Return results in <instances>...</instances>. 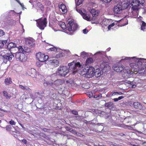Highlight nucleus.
Wrapping results in <instances>:
<instances>
[{"instance_id":"e433bc0d","label":"nucleus","mask_w":146,"mask_h":146,"mask_svg":"<svg viewBox=\"0 0 146 146\" xmlns=\"http://www.w3.org/2000/svg\"><path fill=\"white\" fill-rule=\"evenodd\" d=\"M60 27L64 29L65 30V29H67V25H66L65 23L64 22H62V23L60 25Z\"/></svg>"},{"instance_id":"13d9d810","label":"nucleus","mask_w":146,"mask_h":146,"mask_svg":"<svg viewBox=\"0 0 146 146\" xmlns=\"http://www.w3.org/2000/svg\"><path fill=\"white\" fill-rule=\"evenodd\" d=\"M83 31V33L84 34H87L88 32V31L86 29H84Z\"/></svg>"},{"instance_id":"a211bd4d","label":"nucleus","mask_w":146,"mask_h":146,"mask_svg":"<svg viewBox=\"0 0 146 146\" xmlns=\"http://www.w3.org/2000/svg\"><path fill=\"white\" fill-rule=\"evenodd\" d=\"M134 107L135 109L140 110L143 109V106L140 102H135L133 103Z\"/></svg>"},{"instance_id":"393cba45","label":"nucleus","mask_w":146,"mask_h":146,"mask_svg":"<svg viewBox=\"0 0 146 146\" xmlns=\"http://www.w3.org/2000/svg\"><path fill=\"white\" fill-rule=\"evenodd\" d=\"M92 16L97 17L99 15L98 12L95 9H92L90 11Z\"/></svg>"},{"instance_id":"4468645a","label":"nucleus","mask_w":146,"mask_h":146,"mask_svg":"<svg viewBox=\"0 0 146 146\" xmlns=\"http://www.w3.org/2000/svg\"><path fill=\"white\" fill-rule=\"evenodd\" d=\"M104 105L105 107H107L109 109H112L113 110H115L116 109L115 106L112 102H106Z\"/></svg>"},{"instance_id":"3c124183","label":"nucleus","mask_w":146,"mask_h":146,"mask_svg":"<svg viewBox=\"0 0 146 146\" xmlns=\"http://www.w3.org/2000/svg\"><path fill=\"white\" fill-rule=\"evenodd\" d=\"M75 118L78 121H81L82 120L80 116H76Z\"/></svg>"},{"instance_id":"6e6552de","label":"nucleus","mask_w":146,"mask_h":146,"mask_svg":"<svg viewBox=\"0 0 146 146\" xmlns=\"http://www.w3.org/2000/svg\"><path fill=\"white\" fill-rule=\"evenodd\" d=\"M36 58L40 62H44L48 58V55H44V54L38 52L36 55Z\"/></svg>"},{"instance_id":"1a4fd4ad","label":"nucleus","mask_w":146,"mask_h":146,"mask_svg":"<svg viewBox=\"0 0 146 146\" xmlns=\"http://www.w3.org/2000/svg\"><path fill=\"white\" fill-rule=\"evenodd\" d=\"M16 49L18 50L19 52L23 53H29L31 51L30 48L27 47V46H19V47H16Z\"/></svg>"},{"instance_id":"6ab92c4d","label":"nucleus","mask_w":146,"mask_h":146,"mask_svg":"<svg viewBox=\"0 0 146 146\" xmlns=\"http://www.w3.org/2000/svg\"><path fill=\"white\" fill-rule=\"evenodd\" d=\"M7 47L10 50V51H13L16 49V45L13 42H11L8 44L7 46Z\"/></svg>"},{"instance_id":"39448f33","label":"nucleus","mask_w":146,"mask_h":146,"mask_svg":"<svg viewBox=\"0 0 146 146\" xmlns=\"http://www.w3.org/2000/svg\"><path fill=\"white\" fill-rule=\"evenodd\" d=\"M37 26L40 29L43 30L46 27L47 24V19L45 18L43 19H40L36 21Z\"/></svg>"},{"instance_id":"774afa93","label":"nucleus","mask_w":146,"mask_h":146,"mask_svg":"<svg viewBox=\"0 0 146 146\" xmlns=\"http://www.w3.org/2000/svg\"><path fill=\"white\" fill-rule=\"evenodd\" d=\"M19 4L21 5V6L22 7H23L24 6V5L23 4V3H20V4Z\"/></svg>"},{"instance_id":"cd10ccee","label":"nucleus","mask_w":146,"mask_h":146,"mask_svg":"<svg viewBox=\"0 0 146 146\" xmlns=\"http://www.w3.org/2000/svg\"><path fill=\"white\" fill-rule=\"evenodd\" d=\"M60 8L62 12L64 13H66L67 11L65 5L64 4H62L60 5L59 7Z\"/></svg>"},{"instance_id":"a19ab883","label":"nucleus","mask_w":146,"mask_h":146,"mask_svg":"<svg viewBox=\"0 0 146 146\" xmlns=\"http://www.w3.org/2000/svg\"><path fill=\"white\" fill-rule=\"evenodd\" d=\"M86 94L90 98H92L93 96V94L91 92H88L86 93Z\"/></svg>"},{"instance_id":"58836bf2","label":"nucleus","mask_w":146,"mask_h":146,"mask_svg":"<svg viewBox=\"0 0 146 146\" xmlns=\"http://www.w3.org/2000/svg\"><path fill=\"white\" fill-rule=\"evenodd\" d=\"M75 0L76 1V6H78L82 4L83 1V0H78L77 2H76V0Z\"/></svg>"},{"instance_id":"2f4dec72","label":"nucleus","mask_w":146,"mask_h":146,"mask_svg":"<svg viewBox=\"0 0 146 146\" xmlns=\"http://www.w3.org/2000/svg\"><path fill=\"white\" fill-rule=\"evenodd\" d=\"M97 17L93 16L92 18V23H97L98 22V20L97 19Z\"/></svg>"},{"instance_id":"7c9ffc66","label":"nucleus","mask_w":146,"mask_h":146,"mask_svg":"<svg viewBox=\"0 0 146 146\" xmlns=\"http://www.w3.org/2000/svg\"><path fill=\"white\" fill-rule=\"evenodd\" d=\"M31 71L33 72V73H29L30 74H31L30 76H31L33 78L35 77L36 76V73L35 70L34 69H31Z\"/></svg>"},{"instance_id":"bf43d9fd","label":"nucleus","mask_w":146,"mask_h":146,"mask_svg":"<svg viewBox=\"0 0 146 146\" xmlns=\"http://www.w3.org/2000/svg\"><path fill=\"white\" fill-rule=\"evenodd\" d=\"M42 129V130L44 132H47V131L49 130V129H47L45 128H43Z\"/></svg>"},{"instance_id":"2eb2a0df","label":"nucleus","mask_w":146,"mask_h":146,"mask_svg":"<svg viewBox=\"0 0 146 146\" xmlns=\"http://www.w3.org/2000/svg\"><path fill=\"white\" fill-rule=\"evenodd\" d=\"M25 44L29 46L33 47L35 44L34 39L32 38H27L25 40Z\"/></svg>"},{"instance_id":"c756f323","label":"nucleus","mask_w":146,"mask_h":146,"mask_svg":"<svg viewBox=\"0 0 146 146\" xmlns=\"http://www.w3.org/2000/svg\"><path fill=\"white\" fill-rule=\"evenodd\" d=\"M123 71L124 72V75H125V76H128V75H130L131 74V72H130V70L129 69L126 70L123 68Z\"/></svg>"},{"instance_id":"4be33fe9","label":"nucleus","mask_w":146,"mask_h":146,"mask_svg":"<svg viewBox=\"0 0 146 146\" xmlns=\"http://www.w3.org/2000/svg\"><path fill=\"white\" fill-rule=\"evenodd\" d=\"M49 62L50 64L54 67H56L59 65V62L57 60H50Z\"/></svg>"},{"instance_id":"a878e982","label":"nucleus","mask_w":146,"mask_h":146,"mask_svg":"<svg viewBox=\"0 0 146 146\" xmlns=\"http://www.w3.org/2000/svg\"><path fill=\"white\" fill-rule=\"evenodd\" d=\"M53 82L51 81H45L43 83L44 86L46 87H49L52 86H53Z\"/></svg>"},{"instance_id":"09e8293b","label":"nucleus","mask_w":146,"mask_h":146,"mask_svg":"<svg viewBox=\"0 0 146 146\" xmlns=\"http://www.w3.org/2000/svg\"><path fill=\"white\" fill-rule=\"evenodd\" d=\"M122 94H123V93H122L121 92L118 93L117 92H115L113 93L112 94V95L114 96V95H116L117 94H118V95H122Z\"/></svg>"},{"instance_id":"c9c22d12","label":"nucleus","mask_w":146,"mask_h":146,"mask_svg":"<svg viewBox=\"0 0 146 146\" xmlns=\"http://www.w3.org/2000/svg\"><path fill=\"white\" fill-rule=\"evenodd\" d=\"M93 59L92 58H89L87 59L86 61V63L88 64H91L93 62Z\"/></svg>"},{"instance_id":"680f3d73","label":"nucleus","mask_w":146,"mask_h":146,"mask_svg":"<svg viewBox=\"0 0 146 146\" xmlns=\"http://www.w3.org/2000/svg\"><path fill=\"white\" fill-rule=\"evenodd\" d=\"M22 141L25 144H26L27 143V141L25 139H23L22 140Z\"/></svg>"},{"instance_id":"37998d69","label":"nucleus","mask_w":146,"mask_h":146,"mask_svg":"<svg viewBox=\"0 0 146 146\" xmlns=\"http://www.w3.org/2000/svg\"><path fill=\"white\" fill-rule=\"evenodd\" d=\"M35 5H36V6H38L39 8H40L42 6L41 3L40 2H39L38 1V2L36 3V4Z\"/></svg>"},{"instance_id":"20e7f679","label":"nucleus","mask_w":146,"mask_h":146,"mask_svg":"<svg viewBox=\"0 0 146 146\" xmlns=\"http://www.w3.org/2000/svg\"><path fill=\"white\" fill-rule=\"evenodd\" d=\"M135 63H131L130 65L132 68H138L142 67L143 62H145L146 59L140 58L137 59L135 60Z\"/></svg>"},{"instance_id":"ddd939ff","label":"nucleus","mask_w":146,"mask_h":146,"mask_svg":"<svg viewBox=\"0 0 146 146\" xmlns=\"http://www.w3.org/2000/svg\"><path fill=\"white\" fill-rule=\"evenodd\" d=\"M76 10L81 15L84 19L88 21L90 20L91 19L89 15L83 13L82 11L80 9H76Z\"/></svg>"},{"instance_id":"423d86ee","label":"nucleus","mask_w":146,"mask_h":146,"mask_svg":"<svg viewBox=\"0 0 146 146\" xmlns=\"http://www.w3.org/2000/svg\"><path fill=\"white\" fill-rule=\"evenodd\" d=\"M67 25V30L69 31H72L73 32L75 31L78 27V25L77 24L71 20L68 21Z\"/></svg>"},{"instance_id":"72a5a7b5","label":"nucleus","mask_w":146,"mask_h":146,"mask_svg":"<svg viewBox=\"0 0 146 146\" xmlns=\"http://www.w3.org/2000/svg\"><path fill=\"white\" fill-rule=\"evenodd\" d=\"M135 57H125L124 58H123L122 59H121V60H120V62H121L123 60H129L131 59H134V60H135Z\"/></svg>"},{"instance_id":"5fc2aeb1","label":"nucleus","mask_w":146,"mask_h":146,"mask_svg":"<svg viewBox=\"0 0 146 146\" xmlns=\"http://www.w3.org/2000/svg\"><path fill=\"white\" fill-rule=\"evenodd\" d=\"M101 1H103L106 3H110L111 0H100Z\"/></svg>"},{"instance_id":"69168bd1","label":"nucleus","mask_w":146,"mask_h":146,"mask_svg":"<svg viewBox=\"0 0 146 146\" xmlns=\"http://www.w3.org/2000/svg\"><path fill=\"white\" fill-rule=\"evenodd\" d=\"M113 100L115 102H117L119 100L118 98H115L113 99Z\"/></svg>"},{"instance_id":"4c0bfd02","label":"nucleus","mask_w":146,"mask_h":146,"mask_svg":"<svg viewBox=\"0 0 146 146\" xmlns=\"http://www.w3.org/2000/svg\"><path fill=\"white\" fill-rule=\"evenodd\" d=\"M38 0H30L29 2L33 6L36 4V3L38 2Z\"/></svg>"},{"instance_id":"473e14b6","label":"nucleus","mask_w":146,"mask_h":146,"mask_svg":"<svg viewBox=\"0 0 146 146\" xmlns=\"http://www.w3.org/2000/svg\"><path fill=\"white\" fill-rule=\"evenodd\" d=\"M19 86L20 88L22 89L23 90H30L29 88L27 86H23L22 85H19Z\"/></svg>"},{"instance_id":"f8f14e48","label":"nucleus","mask_w":146,"mask_h":146,"mask_svg":"<svg viewBox=\"0 0 146 146\" xmlns=\"http://www.w3.org/2000/svg\"><path fill=\"white\" fill-rule=\"evenodd\" d=\"M14 57V55L11 52L7 53L3 59V62L6 64L8 61L11 60Z\"/></svg>"},{"instance_id":"8fccbe9b","label":"nucleus","mask_w":146,"mask_h":146,"mask_svg":"<svg viewBox=\"0 0 146 146\" xmlns=\"http://www.w3.org/2000/svg\"><path fill=\"white\" fill-rule=\"evenodd\" d=\"M9 123L11 125H15V122L12 120H11L9 122Z\"/></svg>"},{"instance_id":"ea45409f","label":"nucleus","mask_w":146,"mask_h":146,"mask_svg":"<svg viewBox=\"0 0 146 146\" xmlns=\"http://www.w3.org/2000/svg\"><path fill=\"white\" fill-rule=\"evenodd\" d=\"M105 54V53L104 52L101 51H99L98 52L96 53H95V55H97V54H99L100 56H102L103 55H104Z\"/></svg>"},{"instance_id":"c03bdc74","label":"nucleus","mask_w":146,"mask_h":146,"mask_svg":"<svg viewBox=\"0 0 146 146\" xmlns=\"http://www.w3.org/2000/svg\"><path fill=\"white\" fill-rule=\"evenodd\" d=\"M137 1L138 3V4H140L142 5L144 3V0H137Z\"/></svg>"},{"instance_id":"0eeeda50","label":"nucleus","mask_w":146,"mask_h":146,"mask_svg":"<svg viewBox=\"0 0 146 146\" xmlns=\"http://www.w3.org/2000/svg\"><path fill=\"white\" fill-rule=\"evenodd\" d=\"M15 58L17 60L21 62H25L27 59V57L23 53L17 52L15 53Z\"/></svg>"},{"instance_id":"5701e85b","label":"nucleus","mask_w":146,"mask_h":146,"mask_svg":"<svg viewBox=\"0 0 146 146\" xmlns=\"http://www.w3.org/2000/svg\"><path fill=\"white\" fill-rule=\"evenodd\" d=\"M138 11H133L129 13V15L132 17L136 18L138 15Z\"/></svg>"},{"instance_id":"49530a36","label":"nucleus","mask_w":146,"mask_h":146,"mask_svg":"<svg viewBox=\"0 0 146 146\" xmlns=\"http://www.w3.org/2000/svg\"><path fill=\"white\" fill-rule=\"evenodd\" d=\"M3 94L4 96L6 97V98H9V97L7 95V93L5 91H4L3 92Z\"/></svg>"},{"instance_id":"79ce46f5","label":"nucleus","mask_w":146,"mask_h":146,"mask_svg":"<svg viewBox=\"0 0 146 146\" xmlns=\"http://www.w3.org/2000/svg\"><path fill=\"white\" fill-rule=\"evenodd\" d=\"M87 55V54L85 52H82L80 54V56H82L83 58H84Z\"/></svg>"},{"instance_id":"052dcab7","label":"nucleus","mask_w":146,"mask_h":146,"mask_svg":"<svg viewBox=\"0 0 146 146\" xmlns=\"http://www.w3.org/2000/svg\"><path fill=\"white\" fill-rule=\"evenodd\" d=\"M123 98H124V96H121L119 97L118 98V99L119 100H121V99Z\"/></svg>"},{"instance_id":"4d7b16f0","label":"nucleus","mask_w":146,"mask_h":146,"mask_svg":"<svg viewBox=\"0 0 146 146\" xmlns=\"http://www.w3.org/2000/svg\"><path fill=\"white\" fill-rule=\"evenodd\" d=\"M3 46V43L1 40H0V48L2 47Z\"/></svg>"},{"instance_id":"b1692460","label":"nucleus","mask_w":146,"mask_h":146,"mask_svg":"<svg viewBox=\"0 0 146 146\" xmlns=\"http://www.w3.org/2000/svg\"><path fill=\"white\" fill-rule=\"evenodd\" d=\"M12 82V79L10 77L6 78L5 79L4 83L6 85L9 86L11 84Z\"/></svg>"},{"instance_id":"de8ad7c7","label":"nucleus","mask_w":146,"mask_h":146,"mask_svg":"<svg viewBox=\"0 0 146 146\" xmlns=\"http://www.w3.org/2000/svg\"><path fill=\"white\" fill-rule=\"evenodd\" d=\"M5 128L7 131H9L11 130V127L10 125H8Z\"/></svg>"},{"instance_id":"864d4df0","label":"nucleus","mask_w":146,"mask_h":146,"mask_svg":"<svg viewBox=\"0 0 146 146\" xmlns=\"http://www.w3.org/2000/svg\"><path fill=\"white\" fill-rule=\"evenodd\" d=\"M4 35V33L3 31L0 30V36H2Z\"/></svg>"},{"instance_id":"f704fd0d","label":"nucleus","mask_w":146,"mask_h":146,"mask_svg":"<svg viewBox=\"0 0 146 146\" xmlns=\"http://www.w3.org/2000/svg\"><path fill=\"white\" fill-rule=\"evenodd\" d=\"M139 5V4H137L136 5L133 6L132 8L133 10V11H138L139 8L138 6Z\"/></svg>"},{"instance_id":"f03ea898","label":"nucleus","mask_w":146,"mask_h":146,"mask_svg":"<svg viewBox=\"0 0 146 146\" xmlns=\"http://www.w3.org/2000/svg\"><path fill=\"white\" fill-rule=\"evenodd\" d=\"M69 64H68V66H69V69L67 67L65 66H62L59 67L58 68V73L59 76L62 77L65 76L69 72H71L70 73L73 74V72L74 70H70V66L69 65Z\"/></svg>"},{"instance_id":"dca6fc26","label":"nucleus","mask_w":146,"mask_h":146,"mask_svg":"<svg viewBox=\"0 0 146 146\" xmlns=\"http://www.w3.org/2000/svg\"><path fill=\"white\" fill-rule=\"evenodd\" d=\"M113 69L117 72H122V73L124 66H120L117 64H115L113 67Z\"/></svg>"},{"instance_id":"f257e3e1","label":"nucleus","mask_w":146,"mask_h":146,"mask_svg":"<svg viewBox=\"0 0 146 146\" xmlns=\"http://www.w3.org/2000/svg\"><path fill=\"white\" fill-rule=\"evenodd\" d=\"M69 65L70 66V70H74L73 72V74L74 75L78 72L81 75H87V67L86 68H83L79 62H78L76 63L74 62H71L70 63Z\"/></svg>"},{"instance_id":"c85d7f7f","label":"nucleus","mask_w":146,"mask_h":146,"mask_svg":"<svg viewBox=\"0 0 146 146\" xmlns=\"http://www.w3.org/2000/svg\"><path fill=\"white\" fill-rule=\"evenodd\" d=\"M141 29L143 31H146V23L143 21H141Z\"/></svg>"},{"instance_id":"7ed1b4c3","label":"nucleus","mask_w":146,"mask_h":146,"mask_svg":"<svg viewBox=\"0 0 146 146\" xmlns=\"http://www.w3.org/2000/svg\"><path fill=\"white\" fill-rule=\"evenodd\" d=\"M124 4V3L120 2L114 6L113 10L115 15L121 13L123 10L126 8V7H125L123 6Z\"/></svg>"},{"instance_id":"bb28decb","label":"nucleus","mask_w":146,"mask_h":146,"mask_svg":"<svg viewBox=\"0 0 146 146\" xmlns=\"http://www.w3.org/2000/svg\"><path fill=\"white\" fill-rule=\"evenodd\" d=\"M7 53V50H1L0 51V55L3 57V59Z\"/></svg>"},{"instance_id":"9b49d317","label":"nucleus","mask_w":146,"mask_h":146,"mask_svg":"<svg viewBox=\"0 0 146 146\" xmlns=\"http://www.w3.org/2000/svg\"><path fill=\"white\" fill-rule=\"evenodd\" d=\"M113 21L111 19H105L103 20V23H104L105 25H106H106H108V30H110L111 27L115 25V23H112Z\"/></svg>"},{"instance_id":"e2e57ef3","label":"nucleus","mask_w":146,"mask_h":146,"mask_svg":"<svg viewBox=\"0 0 146 146\" xmlns=\"http://www.w3.org/2000/svg\"><path fill=\"white\" fill-rule=\"evenodd\" d=\"M127 82L129 84H131V83L133 81H130L129 80H127Z\"/></svg>"},{"instance_id":"338daca9","label":"nucleus","mask_w":146,"mask_h":146,"mask_svg":"<svg viewBox=\"0 0 146 146\" xmlns=\"http://www.w3.org/2000/svg\"><path fill=\"white\" fill-rule=\"evenodd\" d=\"M42 137H43L44 138H46V137H47L46 136L45 134H44V135H42Z\"/></svg>"},{"instance_id":"412c9836","label":"nucleus","mask_w":146,"mask_h":146,"mask_svg":"<svg viewBox=\"0 0 146 146\" xmlns=\"http://www.w3.org/2000/svg\"><path fill=\"white\" fill-rule=\"evenodd\" d=\"M93 76H95L96 77L100 76L101 75L100 69L98 68L94 70Z\"/></svg>"},{"instance_id":"9d476101","label":"nucleus","mask_w":146,"mask_h":146,"mask_svg":"<svg viewBox=\"0 0 146 146\" xmlns=\"http://www.w3.org/2000/svg\"><path fill=\"white\" fill-rule=\"evenodd\" d=\"M100 67L103 72H106L110 69L108 63L106 62H102L100 64Z\"/></svg>"},{"instance_id":"603ef678","label":"nucleus","mask_w":146,"mask_h":146,"mask_svg":"<svg viewBox=\"0 0 146 146\" xmlns=\"http://www.w3.org/2000/svg\"><path fill=\"white\" fill-rule=\"evenodd\" d=\"M66 129L68 131H72V128L68 127H66Z\"/></svg>"},{"instance_id":"6e6d98bb","label":"nucleus","mask_w":146,"mask_h":146,"mask_svg":"<svg viewBox=\"0 0 146 146\" xmlns=\"http://www.w3.org/2000/svg\"><path fill=\"white\" fill-rule=\"evenodd\" d=\"M51 50L52 51H57V49L55 47L52 48H50Z\"/></svg>"},{"instance_id":"aec40b11","label":"nucleus","mask_w":146,"mask_h":146,"mask_svg":"<svg viewBox=\"0 0 146 146\" xmlns=\"http://www.w3.org/2000/svg\"><path fill=\"white\" fill-rule=\"evenodd\" d=\"M53 86L54 87H57L62 85L63 83V81L61 79H57L53 82Z\"/></svg>"},{"instance_id":"f3484780","label":"nucleus","mask_w":146,"mask_h":146,"mask_svg":"<svg viewBox=\"0 0 146 146\" xmlns=\"http://www.w3.org/2000/svg\"><path fill=\"white\" fill-rule=\"evenodd\" d=\"M87 77L90 78V77L93 76V74L94 73V68L92 67H87Z\"/></svg>"},{"instance_id":"0e129e2a","label":"nucleus","mask_w":146,"mask_h":146,"mask_svg":"<svg viewBox=\"0 0 146 146\" xmlns=\"http://www.w3.org/2000/svg\"><path fill=\"white\" fill-rule=\"evenodd\" d=\"M2 42H3V45L5 44L7 42V41L6 40H5V41H4V40H2Z\"/></svg>"},{"instance_id":"a18cd8bd","label":"nucleus","mask_w":146,"mask_h":146,"mask_svg":"<svg viewBox=\"0 0 146 146\" xmlns=\"http://www.w3.org/2000/svg\"><path fill=\"white\" fill-rule=\"evenodd\" d=\"M71 112L74 115H78V113L77 111L74 110H72L71 111Z\"/></svg>"}]
</instances>
